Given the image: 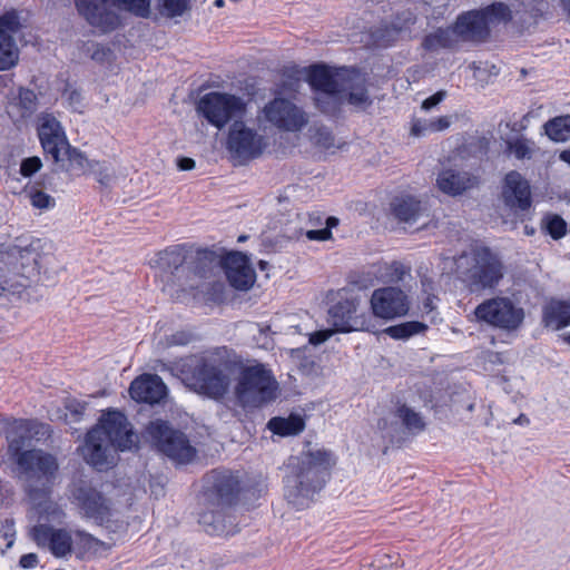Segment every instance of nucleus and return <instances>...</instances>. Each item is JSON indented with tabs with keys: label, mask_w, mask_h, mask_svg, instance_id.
<instances>
[{
	"label": "nucleus",
	"mask_w": 570,
	"mask_h": 570,
	"mask_svg": "<svg viewBox=\"0 0 570 570\" xmlns=\"http://www.w3.org/2000/svg\"><path fill=\"white\" fill-rule=\"evenodd\" d=\"M72 499L82 515L99 525L108 527L112 518L110 501L97 489L81 482L72 490Z\"/></svg>",
	"instance_id": "16"
},
{
	"label": "nucleus",
	"mask_w": 570,
	"mask_h": 570,
	"mask_svg": "<svg viewBox=\"0 0 570 570\" xmlns=\"http://www.w3.org/2000/svg\"><path fill=\"white\" fill-rule=\"evenodd\" d=\"M66 95H67V100L69 102V106L75 110V111H80V108L82 107V96L79 91L77 90H70V91H66Z\"/></svg>",
	"instance_id": "52"
},
{
	"label": "nucleus",
	"mask_w": 570,
	"mask_h": 570,
	"mask_svg": "<svg viewBox=\"0 0 570 570\" xmlns=\"http://www.w3.org/2000/svg\"><path fill=\"white\" fill-rule=\"evenodd\" d=\"M68 409L70 410L73 419L77 421L83 414L85 405H81L80 403L70 404L68 405Z\"/></svg>",
	"instance_id": "63"
},
{
	"label": "nucleus",
	"mask_w": 570,
	"mask_h": 570,
	"mask_svg": "<svg viewBox=\"0 0 570 570\" xmlns=\"http://www.w3.org/2000/svg\"><path fill=\"white\" fill-rule=\"evenodd\" d=\"M426 205L413 196H397L391 202V213L400 223L414 224L428 216Z\"/></svg>",
	"instance_id": "32"
},
{
	"label": "nucleus",
	"mask_w": 570,
	"mask_h": 570,
	"mask_svg": "<svg viewBox=\"0 0 570 570\" xmlns=\"http://www.w3.org/2000/svg\"><path fill=\"white\" fill-rule=\"evenodd\" d=\"M432 132L431 129H430V126H429V121L428 120H417L413 124L412 126V129H411V132L412 135L414 136H422V135H425L426 132Z\"/></svg>",
	"instance_id": "57"
},
{
	"label": "nucleus",
	"mask_w": 570,
	"mask_h": 570,
	"mask_svg": "<svg viewBox=\"0 0 570 570\" xmlns=\"http://www.w3.org/2000/svg\"><path fill=\"white\" fill-rule=\"evenodd\" d=\"M502 197L509 208L527 210L531 206L530 185L520 173L512 170L505 175Z\"/></svg>",
	"instance_id": "26"
},
{
	"label": "nucleus",
	"mask_w": 570,
	"mask_h": 570,
	"mask_svg": "<svg viewBox=\"0 0 570 570\" xmlns=\"http://www.w3.org/2000/svg\"><path fill=\"white\" fill-rule=\"evenodd\" d=\"M428 326L417 321L404 322L397 325L386 327L383 333L393 340H407L413 335L424 332Z\"/></svg>",
	"instance_id": "39"
},
{
	"label": "nucleus",
	"mask_w": 570,
	"mask_h": 570,
	"mask_svg": "<svg viewBox=\"0 0 570 570\" xmlns=\"http://www.w3.org/2000/svg\"><path fill=\"white\" fill-rule=\"evenodd\" d=\"M445 96H446V92L444 90H440V91L435 92L434 95L426 98L422 102V108L425 110H430L431 108L439 105L445 98Z\"/></svg>",
	"instance_id": "53"
},
{
	"label": "nucleus",
	"mask_w": 570,
	"mask_h": 570,
	"mask_svg": "<svg viewBox=\"0 0 570 570\" xmlns=\"http://www.w3.org/2000/svg\"><path fill=\"white\" fill-rule=\"evenodd\" d=\"M13 544V535L7 532H0V550L3 553Z\"/></svg>",
	"instance_id": "59"
},
{
	"label": "nucleus",
	"mask_w": 570,
	"mask_h": 570,
	"mask_svg": "<svg viewBox=\"0 0 570 570\" xmlns=\"http://www.w3.org/2000/svg\"><path fill=\"white\" fill-rule=\"evenodd\" d=\"M30 538L42 549H47L53 557L62 559L71 556L73 544L83 550L94 549L99 541L90 533L67 528H55L47 523H38L29 531Z\"/></svg>",
	"instance_id": "6"
},
{
	"label": "nucleus",
	"mask_w": 570,
	"mask_h": 570,
	"mask_svg": "<svg viewBox=\"0 0 570 570\" xmlns=\"http://www.w3.org/2000/svg\"><path fill=\"white\" fill-rule=\"evenodd\" d=\"M129 393L137 402L155 404L167 396V386L158 375L144 374L131 382Z\"/></svg>",
	"instance_id": "27"
},
{
	"label": "nucleus",
	"mask_w": 570,
	"mask_h": 570,
	"mask_svg": "<svg viewBox=\"0 0 570 570\" xmlns=\"http://www.w3.org/2000/svg\"><path fill=\"white\" fill-rule=\"evenodd\" d=\"M195 160L188 157L179 158L178 160V167L181 170H190L195 168Z\"/></svg>",
	"instance_id": "62"
},
{
	"label": "nucleus",
	"mask_w": 570,
	"mask_h": 570,
	"mask_svg": "<svg viewBox=\"0 0 570 570\" xmlns=\"http://www.w3.org/2000/svg\"><path fill=\"white\" fill-rule=\"evenodd\" d=\"M560 4L567 16L570 18V0H560Z\"/></svg>",
	"instance_id": "64"
},
{
	"label": "nucleus",
	"mask_w": 570,
	"mask_h": 570,
	"mask_svg": "<svg viewBox=\"0 0 570 570\" xmlns=\"http://www.w3.org/2000/svg\"><path fill=\"white\" fill-rule=\"evenodd\" d=\"M366 83L364 73L357 69L347 68L340 89L344 104L352 106L355 111H366L373 105Z\"/></svg>",
	"instance_id": "21"
},
{
	"label": "nucleus",
	"mask_w": 570,
	"mask_h": 570,
	"mask_svg": "<svg viewBox=\"0 0 570 570\" xmlns=\"http://www.w3.org/2000/svg\"><path fill=\"white\" fill-rule=\"evenodd\" d=\"M188 249L185 245H176L157 254L155 266L160 272L161 278H167V284H174L181 291L199 288V282L190 279L187 274Z\"/></svg>",
	"instance_id": "11"
},
{
	"label": "nucleus",
	"mask_w": 570,
	"mask_h": 570,
	"mask_svg": "<svg viewBox=\"0 0 570 570\" xmlns=\"http://www.w3.org/2000/svg\"><path fill=\"white\" fill-rule=\"evenodd\" d=\"M222 267L230 286L235 289L247 291L256 281V273L249 258L242 252H229L226 254Z\"/></svg>",
	"instance_id": "22"
},
{
	"label": "nucleus",
	"mask_w": 570,
	"mask_h": 570,
	"mask_svg": "<svg viewBox=\"0 0 570 570\" xmlns=\"http://www.w3.org/2000/svg\"><path fill=\"white\" fill-rule=\"evenodd\" d=\"M47 244L40 238H17L16 243L10 247L9 254L19 258L21 265H33V268L40 274L43 273L50 278L56 275L60 268L57 258L52 253L46 250Z\"/></svg>",
	"instance_id": "12"
},
{
	"label": "nucleus",
	"mask_w": 570,
	"mask_h": 570,
	"mask_svg": "<svg viewBox=\"0 0 570 570\" xmlns=\"http://www.w3.org/2000/svg\"><path fill=\"white\" fill-rule=\"evenodd\" d=\"M38 136L45 153L50 155L55 163L62 161V150L69 142L62 126L52 115L47 114L40 118Z\"/></svg>",
	"instance_id": "23"
},
{
	"label": "nucleus",
	"mask_w": 570,
	"mask_h": 570,
	"mask_svg": "<svg viewBox=\"0 0 570 570\" xmlns=\"http://www.w3.org/2000/svg\"><path fill=\"white\" fill-rule=\"evenodd\" d=\"M316 108L328 116H335L341 111L344 105L342 91L340 88L331 91L318 92L314 97Z\"/></svg>",
	"instance_id": "37"
},
{
	"label": "nucleus",
	"mask_w": 570,
	"mask_h": 570,
	"mask_svg": "<svg viewBox=\"0 0 570 570\" xmlns=\"http://www.w3.org/2000/svg\"><path fill=\"white\" fill-rule=\"evenodd\" d=\"M65 156L69 161V170L86 174L89 173L90 168H94L95 161L89 160L83 153L70 146V144L62 150L61 157Z\"/></svg>",
	"instance_id": "41"
},
{
	"label": "nucleus",
	"mask_w": 570,
	"mask_h": 570,
	"mask_svg": "<svg viewBox=\"0 0 570 570\" xmlns=\"http://www.w3.org/2000/svg\"><path fill=\"white\" fill-rule=\"evenodd\" d=\"M112 3L137 17L147 18L150 13V0H112Z\"/></svg>",
	"instance_id": "45"
},
{
	"label": "nucleus",
	"mask_w": 570,
	"mask_h": 570,
	"mask_svg": "<svg viewBox=\"0 0 570 570\" xmlns=\"http://www.w3.org/2000/svg\"><path fill=\"white\" fill-rule=\"evenodd\" d=\"M335 464L332 452L315 450L288 459L289 472L285 478V498L296 509L309 505L322 490L331 468Z\"/></svg>",
	"instance_id": "3"
},
{
	"label": "nucleus",
	"mask_w": 570,
	"mask_h": 570,
	"mask_svg": "<svg viewBox=\"0 0 570 570\" xmlns=\"http://www.w3.org/2000/svg\"><path fill=\"white\" fill-rule=\"evenodd\" d=\"M267 122L281 131H301L308 124V115L303 108L285 98H275L263 108Z\"/></svg>",
	"instance_id": "15"
},
{
	"label": "nucleus",
	"mask_w": 570,
	"mask_h": 570,
	"mask_svg": "<svg viewBox=\"0 0 570 570\" xmlns=\"http://www.w3.org/2000/svg\"><path fill=\"white\" fill-rule=\"evenodd\" d=\"M395 416L402 422L404 428L411 433H419L424 430L425 423L419 412L406 406L400 405L395 411Z\"/></svg>",
	"instance_id": "40"
},
{
	"label": "nucleus",
	"mask_w": 570,
	"mask_h": 570,
	"mask_svg": "<svg viewBox=\"0 0 570 570\" xmlns=\"http://www.w3.org/2000/svg\"><path fill=\"white\" fill-rule=\"evenodd\" d=\"M2 424V433L8 441V455L17 462V458L26 451L23 449L31 440L32 433H38V424L27 419L4 420Z\"/></svg>",
	"instance_id": "24"
},
{
	"label": "nucleus",
	"mask_w": 570,
	"mask_h": 570,
	"mask_svg": "<svg viewBox=\"0 0 570 570\" xmlns=\"http://www.w3.org/2000/svg\"><path fill=\"white\" fill-rule=\"evenodd\" d=\"M146 434L163 454L177 464H187L196 456V449L188 438L183 432L173 430L165 421L150 422Z\"/></svg>",
	"instance_id": "8"
},
{
	"label": "nucleus",
	"mask_w": 570,
	"mask_h": 570,
	"mask_svg": "<svg viewBox=\"0 0 570 570\" xmlns=\"http://www.w3.org/2000/svg\"><path fill=\"white\" fill-rule=\"evenodd\" d=\"M314 138H315L316 145L322 147V148H325V149H330V148L334 147V145H335L334 136L325 127L318 128L316 130V134H315Z\"/></svg>",
	"instance_id": "51"
},
{
	"label": "nucleus",
	"mask_w": 570,
	"mask_h": 570,
	"mask_svg": "<svg viewBox=\"0 0 570 570\" xmlns=\"http://www.w3.org/2000/svg\"><path fill=\"white\" fill-rule=\"evenodd\" d=\"M196 110L218 129L224 128L232 119L242 118L246 111L245 101L235 95L212 91L197 102Z\"/></svg>",
	"instance_id": "10"
},
{
	"label": "nucleus",
	"mask_w": 570,
	"mask_h": 570,
	"mask_svg": "<svg viewBox=\"0 0 570 570\" xmlns=\"http://www.w3.org/2000/svg\"><path fill=\"white\" fill-rule=\"evenodd\" d=\"M455 30L461 40L481 42L489 36V26L480 11H469L458 17Z\"/></svg>",
	"instance_id": "30"
},
{
	"label": "nucleus",
	"mask_w": 570,
	"mask_h": 570,
	"mask_svg": "<svg viewBox=\"0 0 570 570\" xmlns=\"http://www.w3.org/2000/svg\"><path fill=\"white\" fill-rule=\"evenodd\" d=\"M21 474L26 476L27 484H36L37 481H43L42 485L52 487L59 470V463L55 455L41 449H31L24 451L17 458Z\"/></svg>",
	"instance_id": "13"
},
{
	"label": "nucleus",
	"mask_w": 570,
	"mask_h": 570,
	"mask_svg": "<svg viewBox=\"0 0 570 570\" xmlns=\"http://www.w3.org/2000/svg\"><path fill=\"white\" fill-rule=\"evenodd\" d=\"M332 335V331H318L314 332L309 336V343L313 345H318L327 341Z\"/></svg>",
	"instance_id": "58"
},
{
	"label": "nucleus",
	"mask_w": 570,
	"mask_h": 570,
	"mask_svg": "<svg viewBox=\"0 0 570 570\" xmlns=\"http://www.w3.org/2000/svg\"><path fill=\"white\" fill-rule=\"evenodd\" d=\"M283 77L288 80V85L292 87L298 83L302 79L307 80V68H299L296 66L285 67L283 69Z\"/></svg>",
	"instance_id": "49"
},
{
	"label": "nucleus",
	"mask_w": 570,
	"mask_h": 570,
	"mask_svg": "<svg viewBox=\"0 0 570 570\" xmlns=\"http://www.w3.org/2000/svg\"><path fill=\"white\" fill-rule=\"evenodd\" d=\"M232 361L227 347H216L186 357L181 372L200 394L214 400L223 399L230 386Z\"/></svg>",
	"instance_id": "4"
},
{
	"label": "nucleus",
	"mask_w": 570,
	"mask_h": 570,
	"mask_svg": "<svg viewBox=\"0 0 570 570\" xmlns=\"http://www.w3.org/2000/svg\"><path fill=\"white\" fill-rule=\"evenodd\" d=\"M475 320L492 327L512 332L524 321V311L511 298L495 296L479 304L474 309Z\"/></svg>",
	"instance_id": "9"
},
{
	"label": "nucleus",
	"mask_w": 570,
	"mask_h": 570,
	"mask_svg": "<svg viewBox=\"0 0 570 570\" xmlns=\"http://www.w3.org/2000/svg\"><path fill=\"white\" fill-rule=\"evenodd\" d=\"M479 183L478 177L468 171L448 168L439 173L436 185L441 191L450 196L463 194Z\"/></svg>",
	"instance_id": "31"
},
{
	"label": "nucleus",
	"mask_w": 570,
	"mask_h": 570,
	"mask_svg": "<svg viewBox=\"0 0 570 570\" xmlns=\"http://www.w3.org/2000/svg\"><path fill=\"white\" fill-rule=\"evenodd\" d=\"M451 125V117L449 116H442L438 118L436 120H430L429 126L431 131H442L446 128H449Z\"/></svg>",
	"instance_id": "54"
},
{
	"label": "nucleus",
	"mask_w": 570,
	"mask_h": 570,
	"mask_svg": "<svg viewBox=\"0 0 570 570\" xmlns=\"http://www.w3.org/2000/svg\"><path fill=\"white\" fill-rule=\"evenodd\" d=\"M373 315L384 320H392L405 315L410 309L407 295L397 287H382L371 296Z\"/></svg>",
	"instance_id": "17"
},
{
	"label": "nucleus",
	"mask_w": 570,
	"mask_h": 570,
	"mask_svg": "<svg viewBox=\"0 0 570 570\" xmlns=\"http://www.w3.org/2000/svg\"><path fill=\"white\" fill-rule=\"evenodd\" d=\"M30 202L33 207L40 209L49 208L53 204L52 197L41 190L31 191Z\"/></svg>",
	"instance_id": "50"
},
{
	"label": "nucleus",
	"mask_w": 570,
	"mask_h": 570,
	"mask_svg": "<svg viewBox=\"0 0 570 570\" xmlns=\"http://www.w3.org/2000/svg\"><path fill=\"white\" fill-rule=\"evenodd\" d=\"M455 264L458 276L470 293L495 288L504 275L502 262L487 247L463 253Z\"/></svg>",
	"instance_id": "5"
},
{
	"label": "nucleus",
	"mask_w": 570,
	"mask_h": 570,
	"mask_svg": "<svg viewBox=\"0 0 570 570\" xmlns=\"http://www.w3.org/2000/svg\"><path fill=\"white\" fill-rule=\"evenodd\" d=\"M38 563H39V558L36 553L23 554L19 560V564L23 569H32V568L37 567Z\"/></svg>",
	"instance_id": "56"
},
{
	"label": "nucleus",
	"mask_w": 570,
	"mask_h": 570,
	"mask_svg": "<svg viewBox=\"0 0 570 570\" xmlns=\"http://www.w3.org/2000/svg\"><path fill=\"white\" fill-rule=\"evenodd\" d=\"M267 147V140L242 120H235L227 136V149L233 157L250 160L259 157Z\"/></svg>",
	"instance_id": "14"
},
{
	"label": "nucleus",
	"mask_w": 570,
	"mask_h": 570,
	"mask_svg": "<svg viewBox=\"0 0 570 570\" xmlns=\"http://www.w3.org/2000/svg\"><path fill=\"white\" fill-rule=\"evenodd\" d=\"M544 134L554 142L570 140V115H561L549 119L543 125Z\"/></svg>",
	"instance_id": "36"
},
{
	"label": "nucleus",
	"mask_w": 570,
	"mask_h": 570,
	"mask_svg": "<svg viewBox=\"0 0 570 570\" xmlns=\"http://www.w3.org/2000/svg\"><path fill=\"white\" fill-rule=\"evenodd\" d=\"M347 68H331L325 65H313L307 68V82L318 92L331 91L341 87Z\"/></svg>",
	"instance_id": "29"
},
{
	"label": "nucleus",
	"mask_w": 570,
	"mask_h": 570,
	"mask_svg": "<svg viewBox=\"0 0 570 570\" xmlns=\"http://www.w3.org/2000/svg\"><path fill=\"white\" fill-rule=\"evenodd\" d=\"M400 32V29L397 28H392V29H386V33H387V38L385 39L384 36H380V35H376V40L382 42L383 45H387L389 42L393 41L396 36L399 35Z\"/></svg>",
	"instance_id": "61"
},
{
	"label": "nucleus",
	"mask_w": 570,
	"mask_h": 570,
	"mask_svg": "<svg viewBox=\"0 0 570 570\" xmlns=\"http://www.w3.org/2000/svg\"><path fill=\"white\" fill-rule=\"evenodd\" d=\"M89 173L92 174L96 177V180L106 188L111 187L116 178L112 168L100 161H95L94 168H90Z\"/></svg>",
	"instance_id": "47"
},
{
	"label": "nucleus",
	"mask_w": 570,
	"mask_h": 570,
	"mask_svg": "<svg viewBox=\"0 0 570 570\" xmlns=\"http://www.w3.org/2000/svg\"><path fill=\"white\" fill-rule=\"evenodd\" d=\"M37 96L35 91L20 88L18 96L8 105V114L11 118L23 119L37 110Z\"/></svg>",
	"instance_id": "34"
},
{
	"label": "nucleus",
	"mask_w": 570,
	"mask_h": 570,
	"mask_svg": "<svg viewBox=\"0 0 570 570\" xmlns=\"http://www.w3.org/2000/svg\"><path fill=\"white\" fill-rule=\"evenodd\" d=\"M239 493V480L229 470H213L205 478L198 522L209 534L230 535L237 532L235 517L229 513Z\"/></svg>",
	"instance_id": "1"
},
{
	"label": "nucleus",
	"mask_w": 570,
	"mask_h": 570,
	"mask_svg": "<svg viewBox=\"0 0 570 570\" xmlns=\"http://www.w3.org/2000/svg\"><path fill=\"white\" fill-rule=\"evenodd\" d=\"M460 37L456 33L455 24L448 29H438L435 32L426 36L423 46L426 50L434 51L440 48H452L456 45Z\"/></svg>",
	"instance_id": "35"
},
{
	"label": "nucleus",
	"mask_w": 570,
	"mask_h": 570,
	"mask_svg": "<svg viewBox=\"0 0 570 570\" xmlns=\"http://www.w3.org/2000/svg\"><path fill=\"white\" fill-rule=\"evenodd\" d=\"M328 323L336 332L371 331V317L356 315V303L351 299L340 301L328 309Z\"/></svg>",
	"instance_id": "19"
},
{
	"label": "nucleus",
	"mask_w": 570,
	"mask_h": 570,
	"mask_svg": "<svg viewBox=\"0 0 570 570\" xmlns=\"http://www.w3.org/2000/svg\"><path fill=\"white\" fill-rule=\"evenodd\" d=\"M277 382L263 364L245 367L235 387V396L244 409H257L276 397Z\"/></svg>",
	"instance_id": "7"
},
{
	"label": "nucleus",
	"mask_w": 570,
	"mask_h": 570,
	"mask_svg": "<svg viewBox=\"0 0 570 570\" xmlns=\"http://www.w3.org/2000/svg\"><path fill=\"white\" fill-rule=\"evenodd\" d=\"M128 426V420L121 412L108 411L104 414L86 436L81 449L86 462L98 471L111 468L117 450H131L138 443V436Z\"/></svg>",
	"instance_id": "2"
},
{
	"label": "nucleus",
	"mask_w": 570,
	"mask_h": 570,
	"mask_svg": "<svg viewBox=\"0 0 570 570\" xmlns=\"http://www.w3.org/2000/svg\"><path fill=\"white\" fill-rule=\"evenodd\" d=\"M224 257L212 249L188 250L187 274L190 279L198 281L199 287L204 279L212 276L214 271L222 267Z\"/></svg>",
	"instance_id": "28"
},
{
	"label": "nucleus",
	"mask_w": 570,
	"mask_h": 570,
	"mask_svg": "<svg viewBox=\"0 0 570 570\" xmlns=\"http://www.w3.org/2000/svg\"><path fill=\"white\" fill-rule=\"evenodd\" d=\"M26 492L38 512L39 519L49 523H62L67 514L62 507L49 499L51 488L48 485L38 487L27 484Z\"/></svg>",
	"instance_id": "25"
},
{
	"label": "nucleus",
	"mask_w": 570,
	"mask_h": 570,
	"mask_svg": "<svg viewBox=\"0 0 570 570\" xmlns=\"http://www.w3.org/2000/svg\"><path fill=\"white\" fill-rule=\"evenodd\" d=\"M20 20L16 11L6 12L0 17V70H8L19 59V50L14 35L20 30Z\"/></svg>",
	"instance_id": "20"
},
{
	"label": "nucleus",
	"mask_w": 570,
	"mask_h": 570,
	"mask_svg": "<svg viewBox=\"0 0 570 570\" xmlns=\"http://www.w3.org/2000/svg\"><path fill=\"white\" fill-rule=\"evenodd\" d=\"M42 167V161L39 157H28L22 159L20 164V174L23 177H31L36 173H38Z\"/></svg>",
	"instance_id": "48"
},
{
	"label": "nucleus",
	"mask_w": 570,
	"mask_h": 570,
	"mask_svg": "<svg viewBox=\"0 0 570 570\" xmlns=\"http://www.w3.org/2000/svg\"><path fill=\"white\" fill-rule=\"evenodd\" d=\"M543 322L547 327L553 330L570 325V302L551 301L543 308Z\"/></svg>",
	"instance_id": "33"
},
{
	"label": "nucleus",
	"mask_w": 570,
	"mask_h": 570,
	"mask_svg": "<svg viewBox=\"0 0 570 570\" xmlns=\"http://www.w3.org/2000/svg\"><path fill=\"white\" fill-rule=\"evenodd\" d=\"M191 338V335L185 332H178L171 336V343L175 345H185Z\"/></svg>",
	"instance_id": "60"
},
{
	"label": "nucleus",
	"mask_w": 570,
	"mask_h": 570,
	"mask_svg": "<svg viewBox=\"0 0 570 570\" xmlns=\"http://www.w3.org/2000/svg\"><path fill=\"white\" fill-rule=\"evenodd\" d=\"M484 18L487 19V24L489 22H507L511 20V10L510 8L502 2H494L491 6H488L483 10H480Z\"/></svg>",
	"instance_id": "44"
},
{
	"label": "nucleus",
	"mask_w": 570,
	"mask_h": 570,
	"mask_svg": "<svg viewBox=\"0 0 570 570\" xmlns=\"http://www.w3.org/2000/svg\"><path fill=\"white\" fill-rule=\"evenodd\" d=\"M267 428L274 433L282 436L295 435L305 428L304 421L298 415H291L287 419L273 417L268 421Z\"/></svg>",
	"instance_id": "38"
},
{
	"label": "nucleus",
	"mask_w": 570,
	"mask_h": 570,
	"mask_svg": "<svg viewBox=\"0 0 570 570\" xmlns=\"http://www.w3.org/2000/svg\"><path fill=\"white\" fill-rule=\"evenodd\" d=\"M544 227L548 234L553 239H559L567 234V223L564 219L556 214L547 215L543 219Z\"/></svg>",
	"instance_id": "46"
},
{
	"label": "nucleus",
	"mask_w": 570,
	"mask_h": 570,
	"mask_svg": "<svg viewBox=\"0 0 570 570\" xmlns=\"http://www.w3.org/2000/svg\"><path fill=\"white\" fill-rule=\"evenodd\" d=\"M535 144L534 141L519 137L514 140L508 141V151L512 154L517 159H531L535 153Z\"/></svg>",
	"instance_id": "42"
},
{
	"label": "nucleus",
	"mask_w": 570,
	"mask_h": 570,
	"mask_svg": "<svg viewBox=\"0 0 570 570\" xmlns=\"http://www.w3.org/2000/svg\"><path fill=\"white\" fill-rule=\"evenodd\" d=\"M158 11L166 18L181 17L189 10V0H157Z\"/></svg>",
	"instance_id": "43"
},
{
	"label": "nucleus",
	"mask_w": 570,
	"mask_h": 570,
	"mask_svg": "<svg viewBox=\"0 0 570 570\" xmlns=\"http://www.w3.org/2000/svg\"><path fill=\"white\" fill-rule=\"evenodd\" d=\"M76 7L90 26L104 33L120 26V18L111 8L110 0H76Z\"/></svg>",
	"instance_id": "18"
},
{
	"label": "nucleus",
	"mask_w": 570,
	"mask_h": 570,
	"mask_svg": "<svg viewBox=\"0 0 570 570\" xmlns=\"http://www.w3.org/2000/svg\"><path fill=\"white\" fill-rule=\"evenodd\" d=\"M306 237L311 240H327L332 237V232L328 228L312 229L306 233Z\"/></svg>",
	"instance_id": "55"
}]
</instances>
